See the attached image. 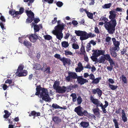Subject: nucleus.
Masks as SVG:
<instances>
[{"label": "nucleus", "instance_id": "obj_1", "mask_svg": "<svg viewBox=\"0 0 128 128\" xmlns=\"http://www.w3.org/2000/svg\"><path fill=\"white\" fill-rule=\"evenodd\" d=\"M36 92L35 94L38 95V96L44 100L46 101H50V99L48 95L47 90L41 88L40 86H37L36 88Z\"/></svg>", "mask_w": 128, "mask_h": 128}, {"label": "nucleus", "instance_id": "obj_2", "mask_svg": "<svg viewBox=\"0 0 128 128\" xmlns=\"http://www.w3.org/2000/svg\"><path fill=\"white\" fill-rule=\"evenodd\" d=\"M64 26V25L63 24L57 26L54 28L55 30L52 32V33L56 36V38L59 40H61L63 38V34L62 32Z\"/></svg>", "mask_w": 128, "mask_h": 128}, {"label": "nucleus", "instance_id": "obj_3", "mask_svg": "<svg viewBox=\"0 0 128 128\" xmlns=\"http://www.w3.org/2000/svg\"><path fill=\"white\" fill-rule=\"evenodd\" d=\"M100 20H103L105 22L104 23V27L108 30L109 33L110 34H112L114 33L115 29H114V27H112L110 21L108 22H107L108 20L107 18L106 17L102 16L100 18Z\"/></svg>", "mask_w": 128, "mask_h": 128}, {"label": "nucleus", "instance_id": "obj_4", "mask_svg": "<svg viewBox=\"0 0 128 128\" xmlns=\"http://www.w3.org/2000/svg\"><path fill=\"white\" fill-rule=\"evenodd\" d=\"M110 15L109 16V18L111 20L110 22L114 29L116 24V20L115 19L116 14V12L114 10H112L110 12Z\"/></svg>", "mask_w": 128, "mask_h": 128}, {"label": "nucleus", "instance_id": "obj_5", "mask_svg": "<svg viewBox=\"0 0 128 128\" xmlns=\"http://www.w3.org/2000/svg\"><path fill=\"white\" fill-rule=\"evenodd\" d=\"M74 111L80 116H82L83 115L86 116L88 114L87 111L86 110H84L83 108L80 106L76 108Z\"/></svg>", "mask_w": 128, "mask_h": 128}, {"label": "nucleus", "instance_id": "obj_6", "mask_svg": "<svg viewBox=\"0 0 128 128\" xmlns=\"http://www.w3.org/2000/svg\"><path fill=\"white\" fill-rule=\"evenodd\" d=\"M26 13L28 16L26 19V22L28 23L31 22L34 20V14L30 10H26Z\"/></svg>", "mask_w": 128, "mask_h": 128}, {"label": "nucleus", "instance_id": "obj_7", "mask_svg": "<svg viewBox=\"0 0 128 128\" xmlns=\"http://www.w3.org/2000/svg\"><path fill=\"white\" fill-rule=\"evenodd\" d=\"M68 76L66 77V80L69 81L72 79H76L78 78V76L75 72H68Z\"/></svg>", "mask_w": 128, "mask_h": 128}, {"label": "nucleus", "instance_id": "obj_8", "mask_svg": "<svg viewBox=\"0 0 128 128\" xmlns=\"http://www.w3.org/2000/svg\"><path fill=\"white\" fill-rule=\"evenodd\" d=\"M90 100L94 104L96 105L97 107L101 106L102 105V103L96 99L94 98L92 96H90Z\"/></svg>", "mask_w": 128, "mask_h": 128}, {"label": "nucleus", "instance_id": "obj_9", "mask_svg": "<svg viewBox=\"0 0 128 128\" xmlns=\"http://www.w3.org/2000/svg\"><path fill=\"white\" fill-rule=\"evenodd\" d=\"M27 36L29 37V38L30 41L34 43L36 42L37 40L38 39V36L35 34H32Z\"/></svg>", "mask_w": 128, "mask_h": 128}, {"label": "nucleus", "instance_id": "obj_10", "mask_svg": "<svg viewBox=\"0 0 128 128\" xmlns=\"http://www.w3.org/2000/svg\"><path fill=\"white\" fill-rule=\"evenodd\" d=\"M94 52L93 55L94 56L96 57L98 56L101 55H103L104 54L105 51L104 50H93Z\"/></svg>", "mask_w": 128, "mask_h": 128}, {"label": "nucleus", "instance_id": "obj_11", "mask_svg": "<svg viewBox=\"0 0 128 128\" xmlns=\"http://www.w3.org/2000/svg\"><path fill=\"white\" fill-rule=\"evenodd\" d=\"M31 25L32 28L34 26V28L35 32L38 31L40 29H42V26L41 24L34 25V23H32Z\"/></svg>", "mask_w": 128, "mask_h": 128}, {"label": "nucleus", "instance_id": "obj_12", "mask_svg": "<svg viewBox=\"0 0 128 128\" xmlns=\"http://www.w3.org/2000/svg\"><path fill=\"white\" fill-rule=\"evenodd\" d=\"M92 92L94 94H96L97 93L99 97L101 96L102 94V91L98 88L92 90Z\"/></svg>", "mask_w": 128, "mask_h": 128}, {"label": "nucleus", "instance_id": "obj_13", "mask_svg": "<svg viewBox=\"0 0 128 128\" xmlns=\"http://www.w3.org/2000/svg\"><path fill=\"white\" fill-rule=\"evenodd\" d=\"M77 80L78 83L81 84H84V83L88 82V80L83 78L82 76L78 77L77 78Z\"/></svg>", "mask_w": 128, "mask_h": 128}, {"label": "nucleus", "instance_id": "obj_14", "mask_svg": "<svg viewBox=\"0 0 128 128\" xmlns=\"http://www.w3.org/2000/svg\"><path fill=\"white\" fill-rule=\"evenodd\" d=\"M28 73L27 72L26 70H22L21 72L16 73V75L19 76H26V75Z\"/></svg>", "mask_w": 128, "mask_h": 128}, {"label": "nucleus", "instance_id": "obj_15", "mask_svg": "<svg viewBox=\"0 0 128 128\" xmlns=\"http://www.w3.org/2000/svg\"><path fill=\"white\" fill-rule=\"evenodd\" d=\"M67 88L64 86H60L56 90V92L59 93H64L66 90Z\"/></svg>", "mask_w": 128, "mask_h": 128}, {"label": "nucleus", "instance_id": "obj_16", "mask_svg": "<svg viewBox=\"0 0 128 128\" xmlns=\"http://www.w3.org/2000/svg\"><path fill=\"white\" fill-rule=\"evenodd\" d=\"M122 118L123 121L124 122H126L127 120V118L126 113L124 110H122Z\"/></svg>", "mask_w": 128, "mask_h": 128}, {"label": "nucleus", "instance_id": "obj_17", "mask_svg": "<svg viewBox=\"0 0 128 128\" xmlns=\"http://www.w3.org/2000/svg\"><path fill=\"white\" fill-rule=\"evenodd\" d=\"M105 104L104 105H103L102 104V105H101V106H100L101 107L103 112L104 113H106L107 112L106 111L105 108L108 106V102L106 101H105Z\"/></svg>", "mask_w": 128, "mask_h": 128}, {"label": "nucleus", "instance_id": "obj_18", "mask_svg": "<svg viewBox=\"0 0 128 128\" xmlns=\"http://www.w3.org/2000/svg\"><path fill=\"white\" fill-rule=\"evenodd\" d=\"M60 61L63 63L64 64V66H65L66 64H70V59L66 58H62L60 60Z\"/></svg>", "mask_w": 128, "mask_h": 128}, {"label": "nucleus", "instance_id": "obj_19", "mask_svg": "<svg viewBox=\"0 0 128 128\" xmlns=\"http://www.w3.org/2000/svg\"><path fill=\"white\" fill-rule=\"evenodd\" d=\"M80 39L82 40H86L88 39L87 33L84 31L80 37Z\"/></svg>", "mask_w": 128, "mask_h": 128}, {"label": "nucleus", "instance_id": "obj_20", "mask_svg": "<svg viewBox=\"0 0 128 128\" xmlns=\"http://www.w3.org/2000/svg\"><path fill=\"white\" fill-rule=\"evenodd\" d=\"M23 44L25 46L28 48H30L32 45L31 42L26 40L24 41Z\"/></svg>", "mask_w": 128, "mask_h": 128}, {"label": "nucleus", "instance_id": "obj_21", "mask_svg": "<svg viewBox=\"0 0 128 128\" xmlns=\"http://www.w3.org/2000/svg\"><path fill=\"white\" fill-rule=\"evenodd\" d=\"M92 110L95 115L97 116H100V110L98 108V107L97 106V108H93Z\"/></svg>", "mask_w": 128, "mask_h": 128}, {"label": "nucleus", "instance_id": "obj_22", "mask_svg": "<svg viewBox=\"0 0 128 128\" xmlns=\"http://www.w3.org/2000/svg\"><path fill=\"white\" fill-rule=\"evenodd\" d=\"M18 11H15L14 10H11L9 12V13L12 15L14 17L16 16L18 14Z\"/></svg>", "mask_w": 128, "mask_h": 128}, {"label": "nucleus", "instance_id": "obj_23", "mask_svg": "<svg viewBox=\"0 0 128 128\" xmlns=\"http://www.w3.org/2000/svg\"><path fill=\"white\" fill-rule=\"evenodd\" d=\"M104 55L100 57L99 58L98 62L100 63H102L104 64V62L105 60V58H104Z\"/></svg>", "mask_w": 128, "mask_h": 128}, {"label": "nucleus", "instance_id": "obj_24", "mask_svg": "<svg viewBox=\"0 0 128 128\" xmlns=\"http://www.w3.org/2000/svg\"><path fill=\"white\" fill-rule=\"evenodd\" d=\"M80 124L83 128H86L89 126V124L88 122H82L80 123Z\"/></svg>", "mask_w": 128, "mask_h": 128}, {"label": "nucleus", "instance_id": "obj_25", "mask_svg": "<svg viewBox=\"0 0 128 128\" xmlns=\"http://www.w3.org/2000/svg\"><path fill=\"white\" fill-rule=\"evenodd\" d=\"M52 120L56 123H58L61 121V120L58 117L56 116H54L52 117Z\"/></svg>", "mask_w": 128, "mask_h": 128}, {"label": "nucleus", "instance_id": "obj_26", "mask_svg": "<svg viewBox=\"0 0 128 128\" xmlns=\"http://www.w3.org/2000/svg\"><path fill=\"white\" fill-rule=\"evenodd\" d=\"M33 67L36 70L41 69L42 70L43 69V68H41V66L39 64H34L33 66Z\"/></svg>", "mask_w": 128, "mask_h": 128}, {"label": "nucleus", "instance_id": "obj_27", "mask_svg": "<svg viewBox=\"0 0 128 128\" xmlns=\"http://www.w3.org/2000/svg\"><path fill=\"white\" fill-rule=\"evenodd\" d=\"M108 85L109 88L112 90H116L118 87V86L116 85H114L110 84H108Z\"/></svg>", "mask_w": 128, "mask_h": 128}, {"label": "nucleus", "instance_id": "obj_28", "mask_svg": "<svg viewBox=\"0 0 128 128\" xmlns=\"http://www.w3.org/2000/svg\"><path fill=\"white\" fill-rule=\"evenodd\" d=\"M60 87L59 82H54L53 87L56 90V91Z\"/></svg>", "mask_w": 128, "mask_h": 128}, {"label": "nucleus", "instance_id": "obj_29", "mask_svg": "<svg viewBox=\"0 0 128 128\" xmlns=\"http://www.w3.org/2000/svg\"><path fill=\"white\" fill-rule=\"evenodd\" d=\"M112 39L114 46H119L120 44L119 42L118 41H116L114 38H112Z\"/></svg>", "mask_w": 128, "mask_h": 128}, {"label": "nucleus", "instance_id": "obj_30", "mask_svg": "<svg viewBox=\"0 0 128 128\" xmlns=\"http://www.w3.org/2000/svg\"><path fill=\"white\" fill-rule=\"evenodd\" d=\"M4 112L5 114L4 115V118L6 119L9 117L11 114L6 110H4Z\"/></svg>", "mask_w": 128, "mask_h": 128}, {"label": "nucleus", "instance_id": "obj_31", "mask_svg": "<svg viewBox=\"0 0 128 128\" xmlns=\"http://www.w3.org/2000/svg\"><path fill=\"white\" fill-rule=\"evenodd\" d=\"M62 46L64 48H66L68 47L69 46V44L67 42L63 41L62 42Z\"/></svg>", "mask_w": 128, "mask_h": 128}, {"label": "nucleus", "instance_id": "obj_32", "mask_svg": "<svg viewBox=\"0 0 128 128\" xmlns=\"http://www.w3.org/2000/svg\"><path fill=\"white\" fill-rule=\"evenodd\" d=\"M40 115V114L39 112H36L34 111L32 112L31 114H30L29 116H39Z\"/></svg>", "mask_w": 128, "mask_h": 128}, {"label": "nucleus", "instance_id": "obj_33", "mask_svg": "<svg viewBox=\"0 0 128 128\" xmlns=\"http://www.w3.org/2000/svg\"><path fill=\"white\" fill-rule=\"evenodd\" d=\"M81 52L80 53V54L85 55V50L84 47L83 45H82L81 48L80 49Z\"/></svg>", "mask_w": 128, "mask_h": 128}, {"label": "nucleus", "instance_id": "obj_34", "mask_svg": "<svg viewBox=\"0 0 128 128\" xmlns=\"http://www.w3.org/2000/svg\"><path fill=\"white\" fill-rule=\"evenodd\" d=\"M84 31L81 30H75V33L78 36H81Z\"/></svg>", "mask_w": 128, "mask_h": 128}, {"label": "nucleus", "instance_id": "obj_35", "mask_svg": "<svg viewBox=\"0 0 128 128\" xmlns=\"http://www.w3.org/2000/svg\"><path fill=\"white\" fill-rule=\"evenodd\" d=\"M52 107L56 109L60 108L62 109H64V108L56 104H53L52 105Z\"/></svg>", "mask_w": 128, "mask_h": 128}, {"label": "nucleus", "instance_id": "obj_36", "mask_svg": "<svg viewBox=\"0 0 128 128\" xmlns=\"http://www.w3.org/2000/svg\"><path fill=\"white\" fill-rule=\"evenodd\" d=\"M44 37L45 39L48 40H50L52 38V36L49 35H44Z\"/></svg>", "mask_w": 128, "mask_h": 128}, {"label": "nucleus", "instance_id": "obj_37", "mask_svg": "<svg viewBox=\"0 0 128 128\" xmlns=\"http://www.w3.org/2000/svg\"><path fill=\"white\" fill-rule=\"evenodd\" d=\"M5 83L8 84L10 85H13L14 84V83L12 82V80H11L8 79L6 81Z\"/></svg>", "mask_w": 128, "mask_h": 128}, {"label": "nucleus", "instance_id": "obj_38", "mask_svg": "<svg viewBox=\"0 0 128 128\" xmlns=\"http://www.w3.org/2000/svg\"><path fill=\"white\" fill-rule=\"evenodd\" d=\"M24 68V66L22 65L19 66L17 70V72H21V71L23 70V69Z\"/></svg>", "mask_w": 128, "mask_h": 128}, {"label": "nucleus", "instance_id": "obj_39", "mask_svg": "<svg viewBox=\"0 0 128 128\" xmlns=\"http://www.w3.org/2000/svg\"><path fill=\"white\" fill-rule=\"evenodd\" d=\"M86 11V13L88 18L91 19H92L93 18V14L92 13L87 12V11Z\"/></svg>", "mask_w": 128, "mask_h": 128}, {"label": "nucleus", "instance_id": "obj_40", "mask_svg": "<svg viewBox=\"0 0 128 128\" xmlns=\"http://www.w3.org/2000/svg\"><path fill=\"white\" fill-rule=\"evenodd\" d=\"M111 4L110 3L105 4L102 6V8H109L111 6Z\"/></svg>", "mask_w": 128, "mask_h": 128}, {"label": "nucleus", "instance_id": "obj_41", "mask_svg": "<svg viewBox=\"0 0 128 128\" xmlns=\"http://www.w3.org/2000/svg\"><path fill=\"white\" fill-rule=\"evenodd\" d=\"M72 47L74 49H78L79 48V46L77 44L74 43L72 44Z\"/></svg>", "mask_w": 128, "mask_h": 128}, {"label": "nucleus", "instance_id": "obj_42", "mask_svg": "<svg viewBox=\"0 0 128 128\" xmlns=\"http://www.w3.org/2000/svg\"><path fill=\"white\" fill-rule=\"evenodd\" d=\"M104 57H105V60H108V61L111 58L109 54H104Z\"/></svg>", "mask_w": 128, "mask_h": 128}, {"label": "nucleus", "instance_id": "obj_43", "mask_svg": "<svg viewBox=\"0 0 128 128\" xmlns=\"http://www.w3.org/2000/svg\"><path fill=\"white\" fill-rule=\"evenodd\" d=\"M70 96H72V101L74 102H75L76 100V95L75 94H72L70 95Z\"/></svg>", "mask_w": 128, "mask_h": 128}, {"label": "nucleus", "instance_id": "obj_44", "mask_svg": "<svg viewBox=\"0 0 128 128\" xmlns=\"http://www.w3.org/2000/svg\"><path fill=\"white\" fill-rule=\"evenodd\" d=\"M116 52L110 50L111 54L112 56L114 57H115L117 56V54Z\"/></svg>", "mask_w": 128, "mask_h": 128}, {"label": "nucleus", "instance_id": "obj_45", "mask_svg": "<svg viewBox=\"0 0 128 128\" xmlns=\"http://www.w3.org/2000/svg\"><path fill=\"white\" fill-rule=\"evenodd\" d=\"M120 78H122V81L124 82V83L126 84L127 83L126 78L124 76L122 75L120 77Z\"/></svg>", "mask_w": 128, "mask_h": 128}, {"label": "nucleus", "instance_id": "obj_46", "mask_svg": "<svg viewBox=\"0 0 128 128\" xmlns=\"http://www.w3.org/2000/svg\"><path fill=\"white\" fill-rule=\"evenodd\" d=\"M88 38H92L96 36V35L94 34H92L91 33H87Z\"/></svg>", "mask_w": 128, "mask_h": 128}, {"label": "nucleus", "instance_id": "obj_47", "mask_svg": "<svg viewBox=\"0 0 128 128\" xmlns=\"http://www.w3.org/2000/svg\"><path fill=\"white\" fill-rule=\"evenodd\" d=\"M120 48L119 46H115L114 47H113L111 50H112L117 52L119 50Z\"/></svg>", "mask_w": 128, "mask_h": 128}, {"label": "nucleus", "instance_id": "obj_48", "mask_svg": "<svg viewBox=\"0 0 128 128\" xmlns=\"http://www.w3.org/2000/svg\"><path fill=\"white\" fill-rule=\"evenodd\" d=\"M100 78H97L95 79H94L92 82V83H94L95 84H97L99 82L100 80Z\"/></svg>", "mask_w": 128, "mask_h": 128}, {"label": "nucleus", "instance_id": "obj_49", "mask_svg": "<svg viewBox=\"0 0 128 128\" xmlns=\"http://www.w3.org/2000/svg\"><path fill=\"white\" fill-rule=\"evenodd\" d=\"M113 121L114 123L115 128H119L118 124V123L116 120L115 119H114Z\"/></svg>", "mask_w": 128, "mask_h": 128}, {"label": "nucleus", "instance_id": "obj_50", "mask_svg": "<svg viewBox=\"0 0 128 128\" xmlns=\"http://www.w3.org/2000/svg\"><path fill=\"white\" fill-rule=\"evenodd\" d=\"M77 100L78 104H80L82 101V100L81 97L79 96L77 98Z\"/></svg>", "mask_w": 128, "mask_h": 128}, {"label": "nucleus", "instance_id": "obj_51", "mask_svg": "<svg viewBox=\"0 0 128 128\" xmlns=\"http://www.w3.org/2000/svg\"><path fill=\"white\" fill-rule=\"evenodd\" d=\"M108 61L110 63V66H113L114 65V62L111 58Z\"/></svg>", "mask_w": 128, "mask_h": 128}, {"label": "nucleus", "instance_id": "obj_52", "mask_svg": "<svg viewBox=\"0 0 128 128\" xmlns=\"http://www.w3.org/2000/svg\"><path fill=\"white\" fill-rule=\"evenodd\" d=\"M91 47L90 44L89 43H88L86 46V50L87 52H89L91 50Z\"/></svg>", "mask_w": 128, "mask_h": 128}, {"label": "nucleus", "instance_id": "obj_53", "mask_svg": "<svg viewBox=\"0 0 128 128\" xmlns=\"http://www.w3.org/2000/svg\"><path fill=\"white\" fill-rule=\"evenodd\" d=\"M54 56L56 58L58 59H59L60 60L62 58L60 57V55L58 54H55Z\"/></svg>", "mask_w": 128, "mask_h": 128}, {"label": "nucleus", "instance_id": "obj_54", "mask_svg": "<svg viewBox=\"0 0 128 128\" xmlns=\"http://www.w3.org/2000/svg\"><path fill=\"white\" fill-rule=\"evenodd\" d=\"M96 41H94L93 40H90L89 43L90 44H92L94 46L96 44Z\"/></svg>", "mask_w": 128, "mask_h": 128}, {"label": "nucleus", "instance_id": "obj_55", "mask_svg": "<svg viewBox=\"0 0 128 128\" xmlns=\"http://www.w3.org/2000/svg\"><path fill=\"white\" fill-rule=\"evenodd\" d=\"M65 52V54L66 55H72V53L68 51H66Z\"/></svg>", "mask_w": 128, "mask_h": 128}, {"label": "nucleus", "instance_id": "obj_56", "mask_svg": "<svg viewBox=\"0 0 128 128\" xmlns=\"http://www.w3.org/2000/svg\"><path fill=\"white\" fill-rule=\"evenodd\" d=\"M76 72H80L83 70V68L77 67L76 68Z\"/></svg>", "mask_w": 128, "mask_h": 128}, {"label": "nucleus", "instance_id": "obj_57", "mask_svg": "<svg viewBox=\"0 0 128 128\" xmlns=\"http://www.w3.org/2000/svg\"><path fill=\"white\" fill-rule=\"evenodd\" d=\"M57 5L59 7H61L63 4L62 2H58L56 3Z\"/></svg>", "mask_w": 128, "mask_h": 128}, {"label": "nucleus", "instance_id": "obj_58", "mask_svg": "<svg viewBox=\"0 0 128 128\" xmlns=\"http://www.w3.org/2000/svg\"><path fill=\"white\" fill-rule=\"evenodd\" d=\"M108 81L109 82V84H113L114 83V80L112 79L109 78L108 79Z\"/></svg>", "mask_w": 128, "mask_h": 128}, {"label": "nucleus", "instance_id": "obj_59", "mask_svg": "<svg viewBox=\"0 0 128 128\" xmlns=\"http://www.w3.org/2000/svg\"><path fill=\"white\" fill-rule=\"evenodd\" d=\"M57 18H54V19L52 20V23L53 24H55L57 22Z\"/></svg>", "mask_w": 128, "mask_h": 128}, {"label": "nucleus", "instance_id": "obj_60", "mask_svg": "<svg viewBox=\"0 0 128 128\" xmlns=\"http://www.w3.org/2000/svg\"><path fill=\"white\" fill-rule=\"evenodd\" d=\"M24 9L23 8H20L19 12L18 11V14H22L24 12Z\"/></svg>", "mask_w": 128, "mask_h": 128}, {"label": "nucleus", "instance_id": "obj_61", "mask_svg": "<svg viewBox=\"0 0 128 128\" xmlns=\"http://www.w3.org/2000/svg\"><path fill=\"white\" fill-rule=\"evenodd\" d=\"M2 86L4 90H6L7 88L8 87V86H7V85L5 84L2 85Z\"/></svg>", "mask_w": 128, "mask_h": 128}, {"label": "nucleus", "instance_id": "obj_62", "mask_svg": "<svg viewBox=\"0 0 128 128\" xmlns=\"http://www.w3.org/2000/svg\"><path fill=\"white\" fill-rule=\"evenodd\" d=\"M94 31L95 32L98 34L100 32L98 28L96 27H95Z\"/></svg>", "mask_w": 128, "mask_h": 128}, {"label": "nucleus", "instance_id": "obj_63", "mask_svg": "<svg viewBox=\"0 0 128 128\" xmlns=\"http://www.w3.org/2000/svg\"><path fill=\"white\" fill-rule=\"evenodd\" d=\"M0 19L3 22H5V19L4 17L2 16H0Z\"/></svg>", "mask_w": 128, "mask_h": 128}, {"label": "nucleus", "instance_id": "obj_64", "mask_svg": "<svg viewBox=\"0 0 128 128\" xmlns=\"http://www.w3.org/2000/svg\"><path fill=\"white\" fill-rule=\"evenodd\" d=\"M14 125L11 124H10L8 125V128H15L17 127V126H15L14 127Z\"/></svg>", "mask_w": 128, "mask_h": 128}]
</instances>
